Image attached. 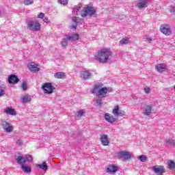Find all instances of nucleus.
<instances>
[{
  "instance_id": "nucleus-20",
  "label": "nucleus",
  "mask_w": 175,
  "mask_h": 175,
  "mask_svg": "<svg viewBox=\"0 0 175 175\" xmlns=\"http://www.w3.org/2000/svg\"><path fill=\"white\" fill-rule=\"evenodd\" d=\"M147 3H148V0L141 1L137 3V7L139 9H143V8L147 7Z\"/></svg>"
},
{
  "instance_id": "nucleus-13",
  "label": "nucleus",
  "mask_w": 175,
  "mask_h": 175,
  "mask_svg": "<svg viewBox=\"0 0 175 175\" xmlns=\"http://www.w3.org/2000/svg\"><path fill=\"white\" fill-rule=\"evenodd\" d=\"M152 113V105L145 104L144 106V114L148 117L151 116Z\"/></svg>"
},
{
  "instance_id": "nucleus-35",
  "label": "nucleus",
  "mask_w": 175,
  "mask_h": 175,
  "mask_svg": "<svg viewBox=\"0 0 175 175\" xmlns=\"http://www.w3.org/2000/svg\"><path fill=\"white\" fill-rule=\"evenodd\" d=\"M144 90L145 94H150V92H151V89L147 86H146Z\"/></svg>"
},
{
  "instance_id": "nucleus-2",
  "label": "nucleus",
  "mask_w": 175,
  "mask_h": 175,
  "mask_svg": "<svg viewBox=\"0 0 175 175\" xmlns=\"http://www.w3.org/2000/svg\"><path fill=\"white\" fill-rule=\"evenodd\" d=\"M112 53L107 49H103L97 52V55L95 57L96 61L100 64H106L109 61V57Z\"/></svg>"
},
{
  "instance_id": "nucleus-25",
  "label": "nucleus",
  "mask_w": 175,
  "mask_h": 175,
  "mask_svg": "<svg viewBox=\"0 0 175 175\" xmlns=\"http://www.w3.org/2000/svg\"><path fill=\"white\" fill-rule=\"evenodd\" d=\"M31 96H23L21 99V102L23 103H29L31 102Z\"/></svg>"
},
{
  "instance_id": "nucleus-1",
  "label": "nucleus",
  "mask_w": 175,
  "mask_h": 175,
  "mask_svg": "<svg viewBox=\"0 0 175 175\" xmlns=\"http://www.w3.org/2000/svg\"><path fill=\"white\" fill-rule=\"evenodd\" d=\"M107 92H109V88L107 87L103 88V83L95 84L92 90V94H96V96L100 98H106Z\"/></svg>"
},
{
  "instance_id": "nucleus-3",
  "label": "nucleus",
  "mask_w": 175,
  "mask_h": 175,
  "mask_svg": "<svg viewBox=\"0 0 175 175\" xmlns=\"http://www.w3.org/2000/svg\"><path fill=\"white\" fill-rule=\"evenodd\" d=\"M16 162L21 165L22 170H23L24 173H30L31 167L27 165L25 163V159L23 158V156H18L16 158Z\"/></svg>"
},
{
  "instance_id": "nucleus-10",
  "label": "nucleus",
  "mask_w": 175,
  "mask_h": 175,
  "mask_svg": "<svg viewBox=\"0 0 175 175\" xmlns=\"http://www.w3.org/2000/svg\"><path fill=\"white\" fill-rule=\"evenodd\" d=\"M1 128L7 132V133H10L13 132V126L10 124V123L3 121L1 122Z\"/></svg>"
},
{
  "instance_id": "nucleus-30",
  "label": "nucleus",
  "mask_w": 175,
  "mask_h": 175,
  "mask_svg": "<svg viewBox=\"0 0 175 175\" xmlns=\"http://www.w3.org/2000/svg\"><path fill=\"white\" fill-rule=\"evenodd\" d=\"M23 3L24 5H26L27 6H28L33 3V0H24Z\"/></svg>"
},
{
  "instance_id": "nucleus-46",
  "label": "nucleus",
  "mask_w": 175,
  "mask_h": 175,
  "mask_svg": "<svg viewBox=\"0 0 175 175\" xmlns=\"http://www.w3.org/2000/svg\"><path fill=\"white\" fill-rule=\"evenodd\" d=\"M157 175H163V174H157Z\"/></svg>"
},
{
  "instance_id": "nucleus-33",
  "label": "nucleus",
  "mask_w": 175,
  "mask_h": 175,
  "mask_svg": "<svg viewBox=\"0 0 175 175\" xmlns=\"http://www.w3.org/2000/svg\"><path fill=\"white\" fill-rule=\"evenodd\" d=\"M72 21L74 23H76V24H77V23H80L81 21V19L79 18V17H73L72 18Z\"/></svg>"
},
{
  "instance_id": "nucleus-21",
  "label": "nucleus",
  "mask_w": 175,
  "mask_h": 175,
  "mask_svg": "<svg viewBox=\"0 0 175 175\" xmlns=\"http://www.w3.org/2000/svg\"><path fill=\"white\" fill-rule=\"evenodd\" d=\"M5 113H6V114H10V116H16V111L10 107H7L5 109Z\"/></svg>"
},
{
  "instance_id": "nucleus-19",
  "label": "nucleus",
  "mask_w": 175,
  "mask_h": 175,
  "mask_svg": "<svg viewBox=\"0 0 175 175\" xmlns=\"http://www.w3.org/2000/svg\"><path fill=\"white\" fill-rule=\"evenodd\" d=\"M79 37L80 36H79L78 33H75V34H72V36H67V39L70 42H76V40H79Z\"/></svg>"
},
{
  "instance_id": "nucleus-27",
  "label": "nucleus",
  "mask_w": 175,
  "mask_h": 175,
  "mask_svg": "<svg viewBox=\"0 0 175 175\" xmlns=\"http://www.w3.org/2000/svg\"><path fill=\"white\" fill-rule=\"evenodd\" d=\"M141 162H147V156L142 154L137 157Z\"/></svg>"
},
{
  "instance_id": "nucleus-17",
  "label": "nucleus",
  "mask_w": 175,
  "mask_h": 175,
  "mask_svg": "<svg viewBox=\"0 0 175 175\" xmlns=\"http://www.w3.org/2000/svg\"><path fill=\"white\" fill-rule=\"evenodd\" d=\"M100 140L103 146H109V139H107V135L104 134L100 135Z\"/></svg>"
},
{
  "instance_id": "nucleus-41",
  "label": "nucleus",
  "mask_w": 175,
  "mask_h": 175,
  "mask_svg": "<svg viewBox=\"0 0 175 175\" xmlns=\"http://www.w3.org/2000/svg\"><path fill=\"white\" fill-rule=\"evenodd\" d=\"M5 95V91L3 90H0V96Z\"/></svg>"
},
{
  "instance_id": "nucleus-37",
  "label": "nucleus",
  "mask_w": 175,
  "mask_h": 175,
  "mask_svg": "<svg viewBox=\"0 0 175 175\" xmlns=\"http://www.w3.org/2000/svg\"><path fill=\"white\" fill-rule=\"evenodd\" d=\"M96 103L98 106H102V105H103V103L102 102V100L100 99H98L96 100Z\"/></svg>"
},
{
  "instance_id": "nucleus-8",
  "label": "nucleus",
  "mask_w": 175,
  "mask_h": 175,
  "mask_svg": "<svg viewBox=\"0 0 175 175\" xmlns=\"http://www.w3.org/2000/svg\"><path fill=\"white\" fill-rule=\"evenodd\" d=\"M160 31L163 35L169 36L172 33V30L170 29V26L167 24H163L160 26Z\"/></svg>"
},
{
  "instance_id": "nucleus-16",
  "label": "nucleus",
  "mask_w": 175,
  "mask_h": 175,
  "mask_svg": "<svg viewBox=\"0 0 175 175\" xmlns=\"http://www.w3.org/2000/svg\"><path fill=\"white\" fill-rule=\"evenodd\" d=\"M167 69V67L166 66V64L163 63L156 65V70L160 73L165 72Z\"/></svg>"
},
{
  "instance_id": "nucleus-45",
  "label": "nucleus",
  "mask_w": 175,
  "mask_h": 175,
  "mask_svg": "<svg viewBox=\"0 0 175 175\" xmlns=\"http://www.w3.org/2000/svg\"><path fill=\"white\" fill-rule=\"evenodd\" d=\"M16 143L17 144H19V146H21V143L20 142V141H17Z\"/></svg>"
},
{
  "instance_id": "nucleus-12",
  "label": "nucleus",
  "mask_w": 175,
  "mask_h": 175,
  "mask_svg": "<svg viewBox=\"0 0 175 175\" xmlns=\"http://www.w3.org/2000/svg\"><path fill=\"white\" fill-rule=\"evenodd\" d=\"M152 170L156 174H163V173H166V170L163 165H154L152 167Z\"/></svg>"
},
{
  "instance_id": "nucleus-42",
  "label": "nucleus",
  "mask_w": 175,
  "mask_h": 175,
  "mask_svg": "<svg viewBox=\"0 0 175 175\" xmlns=\"http://www.w3.org/2000/svg\"><path fill=\"white\" fill-rule=\"evenodd\" d=\"M71 27L72 28V29H76V28H77V25H72Z\"/></svg>"
},
{
  "instance_id": "nucleus-39",
  "label": "nucleus",
  "mask_w": 175,
  "mask_h": 175,
  "mask_svg": "<svg viewBox=\"0 0 175 175\" xmlns=\"http://www.w3.org/2000/svg\"><path fill=\"white\" fill-rule=\"evenodd\" d=\"M146 41L148 43H152V42H153L152 38H151V37H146Z\"/></svg>"
},
{
  "instance_id": "nucleus-36",
  "label": "nucleus",
  "mask_w": 175,
  "mask_h": 175,
  "mask_svg": "<svg viewBox=\"0 0 175 175\" xmlns=\"http://www.w3.org/2000/svg\"><path fill=\"white\" fill-rule=\"evenodd\" d=\"M81 116H84V111L83 109L77 112V117H81Z\"/></svg>"
},
{
  "instance_id": "nucleus-28",
  "label": "nucleus",
  "mask_w": 175,
  "mask_h": 175,
  "mask_svg": "<svg viewBox=\"0 0 175 175\" xmlns=\"http://www.w3.org/2000/svg\"><path fill=\"white\" fill-rule=\"evenodd\" d=\"M25 161L29 162L30 163L33 162V159L32 158V156L30 154H27L25 157V159H24Z\"/></svg>"
},
{
  "instance_id": "nucleus-5",
  "label": "nucleus",
  "mask_w": 175,
  "mask_h": 175,
  "mask_svg": "<svg viewBox=\"0 0 175 175\" xmlns=\"http://www.w3.org/2000/svg\"><path fill=\"white\" fill-rule=\"evenodd\" d=\"M42 90H43L44 94H53L55 88L53 86L51 83H46L42 85Z\"/></svg>"
},
{
  "instance_id": "nucleus-34",
  "label": "nucleus",
  "mask_w": 175,
  "mask_h": 175,
  "mask_svg": "<svg viewBox=\"0 0 175 175\" xmlns=\"http://www.w3.org/2000/svg\"><path fill=\"white\" fill-rule=\"evenodd\" d=\"M45 17L46 16L42 12H40L38 16V18H41V20H43Z\"/></svg>"
},
{
  "instance_id": "nucleus-43",
  "label": "nucleus",
  "mask_w": 175,
  "mask_h": 175,
  "mask_svg": "<svg viewBox=\"0 0 175 175\" xmlns=\"http://www.w3.org/2000/svg\"><path fill=\"white\" fill-rule=\"evenodd\" d=\"M170 13H171V14H175V10L173 9V10H171Z\"/></svg>"
},
{
  "instance_id": "nucleus-23",
  "label": "nucleus",
  "mask_w": 175,
  "mask_h": 175,
  "mask_svg": "<svg viewBox=\"0 0 175 175\" xmlns=\"http://www.w3.org/2000/svg\"><path fill=\"white\" fill-rule=\"evenodd\" d=\"M81 77L83 80H87L91 77V73L88 71H85L81 74Z\"/></svg>"
},
{
  "instance_id": "nucleus-18",
  "label": "nucleus",
  "mask_w": 175,
  "mask_h": 175,
  "mask_svg": "<svg viewBox=\"0 0 175 175\" xmlns=\"http://www.w3.org/2000/svg\"><path fill=\"white\" fill-rule=\"evenodd\" d=\"M105 120L107 121V122H110L111 124L116 122V118L114 116H111L109 113H105Z\"/></svg>"
},
{
  "instance_id": "nucleus-31",
  "label": "nucleus",
  "mask_w": 175,
  "mask_h": 175,
  "mask_svg": "<svg viewBox=\"0 0 175 175\" xmlns=\"http://www.w3.org/2000/svg\"><path fill=\"white\" fill-rule=\"evenodd\" d=\"M120 42L122 44H128V43H129V38H123Z\"/></svg>"
},
{
  "instance_id": "nucleus-47",
  "label": "nucleus",
  "mask_w": 175,
  "mask_h": 175,
  "mask_svg": "<svg viewBox=\"0 0 175 175\" xmlns=\"http://www.w3.org/2000/svg\"><path fill=\"white\" fill-rule=\"evenodd\" d=\"M174 90H175V85L174 86Z\"/></svg>"
},
{
  "instance_id": "nucleus-6",
  "label": "nucleus",
  "mask_w": 175,
  "mask_h": 175,
  "mask_svg": "<svg viewBox=\"0 0 175 175\" xmlns=\"http://www.w3.org/2000/svg\"><path fill=\"white\" fill-rule=\"evenodd\" d=\"M27 27L30 31H34L35 32H38V31L41 29L40 24L38 21L29 23Z\"/></svg>"
},
{
  "instance_id": "nucleus-22",
  "label": "nucleus",
  "mask_w": 175,
  "mask_h": 175,
  "mask_svg": "<svg viewBox=\"0 0 175 175\" xmlns=\"http://www.w3.org/2000/svg\"><path fill=\"white\" fill-rule=\"evenodd\" d=\"M37 167H39V169H42V170L46 171L47 170L49 166H47V163L46 162H43L42 164H37Z\"/></svg>"
},
{
  "instance_id": "nucleus-15",
  "label": "nucleus",
  "mask_w": 175,
  "mask_h": 175,
  "mask_svg": "<svg viewBox=\"0 0 175 175\" xmlns=\"http://www.w3.org/2000/svg\"><path fill=\"white\" fill-rule=\"evenodd\" d=\"M20 81V79L14 75H11L8 78V83L10 84H17Z\"/></svg>"
},
{
  "instance_id": "nucleus-26",
  "label": "nucleus",
  "mask_w": 175,
  "mask_h": 175,
  "mask_svg": "<svg viewBox=\"0 0 175 175\" xmlns=\"http://www.w3.org/2000/svg\"><path fill=\"white\" fill-rule=\"evenodd\" d=\"M68 42H69V40L68 39V36H66V38H64L62 40L61 44L63 47H65V46H68Z\"/></svg>"
},
{
  "instance_id": "nucleus-38",
  "label": "nucleus",
  "mask_w": 175,
  "mask_h": 175,
  "mask_svg": "<svg viewBox=\"0 0 175 175\" xmlns=\"http://www.w3.org/2000/svg\"><path fill=\"white\" fill-rule=\"evenodd\" d=\"M60 3L65 6L68 5V0H60Z\"/></svg>"
},
{
  "instance_id": "nucleus-4",
  "label": "nucleus",
  "mask_w": 175,
  "mask_h": 175,
  "mask_svg": "<svg viewBox=\"0 0 175 175\" xmlns=\"http://www.w3.org/2000/svg\"><path fill=\"white\" fill-rule=\"evenodd\" d=\"M80 14L82 17H87V16H94L95 14V10L92 7L87 5V7L80 12Z\"/></svg>"
},
{
  "instance_id": "nucleus-40",
  "label": "nucleus",
  "mask_w": 175,
  "mask_h": 175,
  "mask_svg": "<svg viewBox=\"0 0 175 175\" xmlns=\"http://www.w3.org/2000/svg\"><path fill=\"white\" fill-rule=\"evenodd\" d=\"M42 20H43L44 23H46V24H49V23H50V21H49V18H47L46 16Z\"/></svg>"
},
{
  "instance_id": "nucleus-44",
  "label": "nucleus",
  "mask_w": 175,
  "mask_h": 175,
  "mask_svg": "<svg viewBox=\"0 0 175 175\" xmlns=\"http://www.w3.org/2000/svg\"><path fill=\"white\" fill-rule=\"evenodd\" d=\"M80 9H81L80 7H77V8H75V10H80Z\"/></svg>"
},
{
  "instance_id": "nucleus-14",
  "label": "nucleus",
  "mask_w": 175,
  "mask_h": 175,
  "mask_svg": "<svg viewBox=\"0 0 175 175\" xmlns=\"http://www.w3.org/2000/svg\"><path fill=\"white\" fill-rule=\"evenodd\" d=\"M106 173H111L114 174L116 172H118V167L115 165H109L107 167L105 170Z\"/></svg>"
},
{
  "instance_id": "nucleus-11",
  "label": "nucleus",
  "mask_w": 175,
  "mask_h": 175,
  "mask_svg": "<svg viewBox=\"0 0 175 175\" xmlns=\"http://www.w3.org/2000/svg\"><path fill=\"white\" fill-rule=\"evenodd\" d=\"M28 68L31 73H38L40 70V66L33 62L29 64Z\"/></svg>"
},
{
  "instance_id": "nucleus-9",
  "label": "nucleus",
  "mask_w": 175,
  "mask_h": 175,
  "mask_svg": "<svg viewBox=\"0 0 175 175\" xmlns=\"http://www.w3.org/2000/svg\"><path fill=\"white\" fill-rule=\"evenodd\" d=\"M117 157L118 158V159H124V161H126L128 159H131V158H132V155H131V153L129 152L121 151L117 155Z\"/></svg>"
},
{
  "instance_id": "nucleus-29",
  "label": "nucleus",
  "mask_w": 175,
  "mask_h": 175,
  "mask_svg": "<svg viewBox=\"0 0 175 175\" xmlns=\"http://www.w3.org/2000/svg\"><path fill=\"white\" fill-rule=\"evenodd\" d=\"M168 163V169H174L175 167V163L173 161H167Z\"/></svg>"
},
{
  "instance_id": "nucleus-7",
  "label": "nucleus",
  "mask_w": 175,
  "mask_h": 175,
  "mask_svg": "<svg viewBox=\"0 0 175 175\" xmlns=\"http://www.w3.org/2000/svg\"><path fill=\"white\" fill-rule=\"evenodd\" d=\"M112 113L115 117H124L126 113L122 109H120V106L116 105L112 110Z\"/></svg>"
},
{
  "instance_id": "nucleus-32",
  "label": "nucleus",
  "mask_w": 175,
  "mask_h": 175,
  "mask_svg": "<svg viewBox=\"0 0 175 175\" xmlns=\"http://www.w3.org/2000/svg\"><path fill=\"white\" fill-rule=\"evenodd\" d=\"M21 87H22V88H23V90L24 91H27V87H28V85H27V82L23 81V82L22 83Z\"/></svg>"
},
{
  "instance_id": "nucleus-24",
  "label": "nucleus",
  "mask_w": 175,
  "mask_h": 175,
  "mask_svg": "<svg viewBox=\"0 0 175 175\" xmlns=\"http://www.w3.org/2000/svg\"><path fill=\"white\" fill-rule=\"evenodd\" d=\"M54 76L55 79H65V77H66L65 73L62 72H56Z\"/></svg>"
}]
</instances>
